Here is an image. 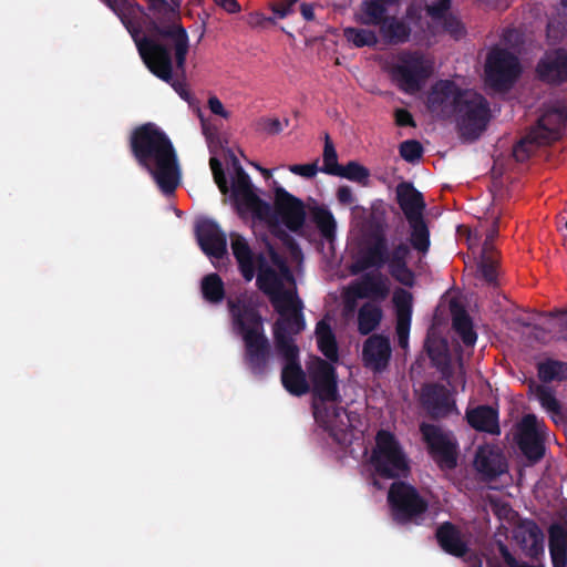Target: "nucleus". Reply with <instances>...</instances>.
I'll use <instances>...</instances> for the list:
<instances>
[{"instance_id":"nucleus-8","label":"nucleus","mask_w":567,"mask_h":567,"mask_svg":"<svg viewBox=\"0 0 567 567\" xmlns=\"http://www.w3.org/2000/svg\"><path fill=\"white\" fill-rule=\"evenodd\" d=\"M567 124V103L556 101L545 107L535 126L513 148L517 162H525L538 146L560 138Z\"/></svg>"},{"instance_id":"nucleus-64","label":"nucleus","mask_w":567,"mask_h":567,"mask_svg":"<svg viewBox=\"0 0 567 567\" xmlns=\"http://www.w3.org/2000/svg\"><path fill=\"white\" fill-rule=\"evenodd\" d=\"M498 236V218H496L492 226L488 228L486 233L485 240H488L491 243H494L495 238Z\"/></svg>"},{"instance_id":"nucleus-16","label":"nucleus","mask_w":567,"mask_h":567,"mask_svg":"<svg viewBox=\"0 0 567 567\" xmlns=\"http://www.w3.org/2000/svg\"><path fill=\"white\" fill-rule=\"evenodd\" d=\"M276 352L282 360L280 380L284 389L295 396L307 394L310 391V385L300 363L299 347L289 346L281 339Z\"/></svg>"},{"instance_id":"nucleus-48","label":"nucleus","mask_w":567,"mask_h":567,"mask_svg":"<svg viewBox=\"0 0 567 567\" xmlns=\"http://www.w3.org/2000/svg\"><path fill=\"white\" fill-rule=\"evenodd\" d=\"M536 396L547 412H557V409L561 405L556 399L553 389L546 385H538L536 389Z\"/></svg>"},{"instance_id":"nucleus-59","label":"nucleus","mask_w":567,"mask_h":567,"mask_svg":"<svg viewBox=\"0 0 567 567\" xmlns=\"http://www.w3.org/2000/svg\"><path fill=\"white\" fill-rule=\"evenodd\" d=\"M337 198L342 205H351L355 200L352 189L347 185L340 186L338 188Z\"/></svg>"},{"instance_id":"nucleus-19","label":"nucleus","mask_w":567,"mask_h":567,"mask_svg":"<svg viewBox=\"0 0 567 567\" xmlns=\"http://www.w3.org/2000/svg\"><path fill=\"white\" fill-rule=\"evenodd\" d=\"M419 402L432 420L445 419L456 411L452 392L437 382H427L421 386Z\"/></svg>"},{"instance_id":"nucleus-14","label":"nucleus","mask_w":567,"mask_h":567,"mask_svg":"<svg viewBox=\"0 0 567 567\" xmlns=\"http://www.w3.org/2000/svg\"><path fill=\"white\" fill-rule=\"evenodd\" d=\"M420 432L427 452L441 470H454L457 466L458 443L451 432L439 425L422 423Z\"/></svg>"},{"instance_id":"nucleus-49","label":"nucleus","mask_w":567,"mask_h":567,"mask_svg":"<svg viewBox=\"0 0 567 567\" xmlns=\"http://www.w3.org/2000/svg\"><path fill=\"white\" fill-rule=\"evenodd\" d=\"M549 534V549L567 548V528L559 524L554 523L548 529Z\"/></svg>"},{"instance_id":"nucleus-23","label":"nucleus","mask_w":567,"mask_h":567,"mask_svg":"<svg viewBox=\"0 0 567 567\" xmlns=\"http://www.w3.org/2000/svg\"><path fill=\"white\" fill-rule=\"evenodd\" d=\"M540 81L559 85L567 82V50L556 49L546 52L536 66Z\"/></svg>"},{"instance_id":"nucleus-22","label":"nucleus","mask_w":567,"mask_h":567,"mask_svg":"<svg viewBox=\"0 0 567 567\" xmlns=\"http://www.w3.org/2000/svg\"><path fill=\"white\" fill-rule=\"evenodd\" d=\"M301 309V300L297 295L292 296V302L286 306L282 313H279L280 318L274 326L275 349H278L281 339L289 346H297L292 334L300 333L306 327Z\"/></svg>"},{"instance_id":"nucleus-7","label":"nucleus","mask_w":567,"mask_h":567,"mask_svg":"<svg viewBox=\"0 0 567 567\" xmlns=\"http://www.w3.org/2000/svg\"><path fill=\"white\" fill-rule=\"evenodd\" d=\"M250 215H255L269 226L281 221L289 230L299 231L306 221V208L301 199L281 186L275 188L274 205L259 198L250 183Z\"/></svg>"},{"instance_id":"nucleus-20","label":"nucleus","mask_w":567,"mask_h":567,"mask_svg":"<svg viewBox=\"0 0 567 567\" xmlns=\"http://www.w3.org/2000/svg\"><path fill=\"white\" fill-rule=\"evenodd\" d=\"M195 235L202 251L212 260L228 258L227 236L213 219L203 218L195 225Z\"/></svg>"},{"instance_id":"nucleus-26","label":"nucleus","mask_w":567,"mask_h":567,"mask_svg":"<svg viewBox=\"0 0 567 567\" xmlns=\"http://www.w3.org/2000/svg\"><path fill=\"white\" fill-rule=\"evenodd\" d=\"M474 466L486 481H494L507 472V462L502 451L493 445H483L477 449Z\"/></svg>"},{"instance_id":"nucleus-60","label":"nucleus","mask_w":567,"mask_h":567,"mask_svg":"<svg viewBox=\"0 0 567 567\" xmlns=\"http://www.w3.org/2000/svg\"><path fill=\"white\" fill-rule=\"evenodd\" d=\"M208 107L212 113L227 117L228 113L225 111L223 103L217 96H210L208 100Z\"/></svg>"},{"instance_id":"nucleus-43","label":"nucleus","mask_w":567,"mask_h":567,"mask_svg":"<svg viewBox=\"0 0 567 567\" xmlns=\"http://www.w3.org/2000/svg\"><path fill=\"white\" fill-rule=\"evenodd\" d=\"M312 220L322 237L326 239H332L334 237L337 224L329 209L324 207H315L312 209Z\"/></svg>"},{"instance_id":"nucleus-25","label":"nucleus","mask_w":567,"mask_h":567,"mask_svg":"<svg viewBox=\"0 0 567 567\" xmlns=\"http://www.w3.org/2000/svg\"><path fill=\"white\" fill-rule=\"evenodd\" d=\"M391 343L383 334H372L362 347L363 365L375 373L386 369L391 358Z\"/></svg>"},{"instance_id":"nucleus-62","label":"nucleus","mask_w":567,"mask_h":567,"mask_svg":"<svg viewBox=\"0 0 567 567\" xmlns=\"http://www.w3.org/2000/svg\"><path fill=\"white\" fill-rule=\"evenodd\" d=\"M463 558L467 564V567H483L482 558L477 554L471 553V550Z\"/></svg>"},{"instance_id":"nucleus-46","label":"nucleus","mask_w":567,"mask_h":567,"mask_svg":"<svg viewBox=\"0 0 567 567\" xmlns=\"http://www.w3.org/2000/svg\"><path fill=\"white\" fill-rule=\"evenodd\" d=\"M400 156L408 163H416L423 156L424 148L416 140H406L399 146Z\"/></svg>"},{"instance_id":"nucleus-5","label":"nucleus","mask_w":567,"mask_h":567,"mask_svg":"<svg viewBox=\"0 0 567 567\" xmlns=\"http://www.w3.org/2000/svg\"><path fill=\"white\" fill-rule=\"evenodd\" d=\"M221 156L227 166L230 183L228 184L223 162L216 155L209 158L214 182L224 195L223 203L228 205L246 225L248 224V173L230 148H221Z\"/></svg>"},{"instance_id":"nucleus-52","label":"nucleus","mask_w":567,"mask_h":567,"mask_svg":"<svg viewBox=\"0 0 567 567\" xmlns=\"http://www.w3.org/2000/svg\"><path fill=\"white\" fill-rule=\"evenodd\" d=\"M451 8V0H436L431 4H426V14L433 20L444 19Z\"/></svg>"},{"instance_id":"nucleus-47","label":"nucleus","mask_w":567,"mask_h":567,"mask_svg":"<svg viewBox=\"0 0 567 567\" xmlns=\"http://www.w3.org/2000/svg\"><path fill=\"white\" fill-rule=\"evenodd\" d=\"M284 128L282 122L277 117H260L255 122V133L260 136L277 135Z\"/></svg>"},{"instance_id":"nucleus-21","label":"nucleus","mask_w":567,"mask_h":567,"mask_svg":"<svg viewBox=\"0 0 567 567\" xmlns=\"http://www.w3.org/2000/svg\"><path fill=\"white\" fill-rule=\"evenodd\" d=\"M309 374L312 383V393L316 399L323 403L341 401L337 370L330 362L318 358Z\"/></svg>"},{"instance_id":"nucleus-41","label":"nucleus","mask_w":567,"mask_h":567,"mask_svg":"<svg viewBox=\"0 0 567 567\" xmlns=\"http://www.w3.org/2000/svg\"><path fill=\"white\" fill-rule=\"evenodd\" d=\"M230 248L235 256L243 278L248 281V241L238 233L231 231Z\"/></svg>"},{"instance_id":"nucleus-44","label":"nucleus","mask_w":567,"mask_h":567,"mask_svg":"<svg viewBox=\"0 0 567 567\" xmlns=\"http://www.w3.org/2000/svg\"><path fill=\"white\" fill-rule=\"evenodd\" d=\"M336 176L367 186L369 184L370 171L359 162L350 161L346 165H341Z\"/></svg>"},{"instance_id":"nucleus-61","label":"nucleus","mask_w":567,"mask_h":567,"mask_svg":"<svg viewBox=\"0 0 567 567\" xmlns=\"http://www.w3.org/2000/svg\"><path fill=\"white\" fill-rule=\"evenodd\" d=\"M214 1L216 4L223 7L229 13L238 12L240 9L237 0H214Z\"/></svg>"},{"instance_id":"nucleus-63","label":"nucleus","mask_w":567,"mask_h":567,"mask_svg":"<svg viewBox=\"0 0 567 567\" xmlns=\"http://www.w3.org/2000/svg\"><path fill=\"white\" fill-rule=\"evenodd\" d=\"M496 255H497V251H496L493 243H491L488 240H484L481 259H485L488 257H494L496 259Z\"/></svg>"},{"instance_id":"nucleus-10","label":"nucleus","mask_w":567,"mask_h":567,"mask_svg":"<svg viewBox=\"0 0 567 567\" xmlns=\"http://www.w3.org/2000/svg\"><path fill=\"white\" fill-rule=\"evenodd\" d=\"M393 519L399 524H420L429 509V502L411 484L395 481L388 492Z\"/></svg>"},{"instance_id":"nucleus-2","label":"nucleus","mask_w":567,"mask_h":567,"mask_svg":"<svg viewBox=\"0 0 567 567\" xmlns=\"http://www.w3.org/2000/svg\"><path fill=\"white\" fill-rule=\"evenodd\" d=\"M132 156L146 169L159 189L174 194L179 185L181 173L176 151L167 134L148 122L136 126L128 140Z\"/></svg>"},{"instance_id":"nucleus-28","label":"nucleus","mask_w":567,"mask_h":567,"mask_svg":"<svg viewBox=\"0 0 567 567\" xmlns=\"http://www.w3.org/2000/svg\"><path fill=\"white\" fill-rule=\"evenodd\" d=\"M315 417L322 426L329 432L330 436L341 445L350 443L351 441V419L343 408H333L331 413L326 410V417L323 420L320 412L316 409Z\"/></svg>"},{"instance_id":"nucleus-27","label":"nucleus","mask_w":567,"mask_h":567,"mask_svg":"<svg viewBox=\"0 0 567 567\" xmlns=\"http://www.w3.org/2000/svg\"><path fill=\"white\" fill-rule=\"evenodd\" d=\"M514 538L526 556L537 559L544 555V533L533 519L522 520L514 530Z\"/></svg>"},{"instance_id":"nucleus-33","label":"nucleus","mask_w":567,"mask_h":567,"mask_svg":"<svg viewBox=\"0 0 567 567\" xmlns=\"http://www.w3.org/2000/svg\"><path fill=\"white\" fill-rule=\"evenodd\" d=\"M396 202L406 220L422 217L426 207L422 193L410 182H402L396 186Z\"/></svg>"},{"instance_id":"nucleus-30","label":"nucleus","mask_w":567,"mask_h":567,"mask_svg":"<svg viewBox=\"0 0 567 567\" xmlns=\"http://www.w3.org/2000/svg\"><path fill=\"white\" fill-rule=\"evenodd\" d=\"M412 293L404 289H398L393 295V303L396 317V336L399 346L406 348L412 318Z\"/></svg>"},{"instance_id":"nucleus-58","label":"nucleus","mask_w":567,"mask_h":567,"mask_svg":"<svg viewBox=\"0 0 567 567\" xmlns=\"http://www.w3.org/2000/svg\"><path fill=\"white\" fill-rule=\"evenodd\" d=\"M282 245L289 250L290 256L293 260H300L302 258V250L296 239L289 235L284 241Z\"/></svg>"},{"instance_id":"nucleus-4","label":"nucleus","mask_w":567,"mask_h":567,"mask_svg":"<svg viewBox=\"0 0 567 567\" xmlns=\"http://www.w3.org/2000/svg\"><path fill=\"white\" fill-rule=\"evenodd\" d=\"M268 257L278 270L272 268L264 255H255L250 250V280L254 277V268H258L256 284L258 288L268 296L274 309L282 313L286 306L292 302L295 291L285 289L284 281L293 282V275L286 259L276 248L266 241Z\"/></svg>"},{"instance_id":"nucleus-24","label":"nucleus","mask_w":567,"mask_h":567,"mask_svg":"<svg viewBox=\"0 0 567 567\" xmlns=\"http://www.w3.org/2000/svg\"><path fill=\"white\" fill-rule=\"evenodd\" d=\"M389 293V279L381 272H365L349 286V295L360 299L383 301Z\"/></svg>"},{"instance_id":"nucleus-53","label":"nucleus","mask_w":567,"mask_h":567,"mask_svg":"<svg viewBox=\"0 0 567 567\" xmlns=\"http://www.w3.org/2000/svg\"><path fill=\"white\" fill-rule=\"evenodd\" d=\"M104 2L111 10L117 12L120 9L118 0H101ZM127 0H122V2H126ZM150 2L148 9L153 12L161 13L169 9V3L167 0H147Z\"/></svg>"},{"instance_id":"nucleus-40","label":"nucleus","mask_w":567,"mask_h":567,"mask_svg":"<svg viewBox=\"0 0 567 567\" xmlns=\"http://www.w3.org/2000/svg\"><path fill=\"white\" fill-rule=\"evenodd\" d=\"M343 35L355 48H374L379 43L378 33L368 28L348 27L343 29Z\"/></svg>"},{"instance_id":"nucleus-35","label":"nucleus","mask_w":567,"mask_h":567,"mask_svg":"<svg viewBox=\"0 0 567 567\" xmlns=\"http://www.w3.org/2000/svg\"><path fill=\"white\" fill-rule=\"evenodd\" d=\"M378 35L385 44H402L410 40L411 28L403 19L389 14L379 27Z\"/></svg>"},{"instance_id":"nucleus-11","label":"nucleus","mask_w":567,"mask_h":567,"mask_svg":"<svg viewBox=\"0 0 567 567\" xmlns=\"http://www.w3.org/2000/svg\"><path fill=\"white\" fill-rule=\"evenodd\" d=\"M432 72L431 65L417 51H402L390 70L391 80L406 94L419 92Z\"/></svg>"},{"instance_id":"nucleus-36","label":"nucleus","mask_w":567,"mask_h":567,"mask_svg":"<svg viewBox=\"0 0 567 567\" xmlns=\"http://www.w3.org/2000/svg\"><path fill=\"white\" fill-rule=\"evenodd\" d=\"M410 227L409 247L413 248L420 255L425 256L431 246L430 229L424 219V216L408 219Z\"/></svg>"},{"instance_id":"nucleus-18","label":"nucleus","mask_w":567,"mask_h":567,"mask_svg":"<svg viewBox=\"0 0 567 567\" xmlns=\"http://www.w3.org/2000/svg\"><path fill=\"white\" fill-rule=\"evenodd\" d=\"M252 298L250 297V303ZM272 352L268 338L261 331L260 316L250 306V372L264 377L271 369Z\"/></svg>"},{"instance_id":"nucleus-9","label":"nucleus","mask_w":567,"mask_h":567,"mask_svg":"<svg viewBox=\"0 0 567 567\" xmlns=\"http://www.w3.org/2000/svg\"><path fill=\"white\" fill-rule=\"evenodd\" d=\"M374 473L386 480L405 478L410 474V464L400 442L386 430L378 431L375 446L370 457Z\"/></svg>"},{"instance_id":"nucleus-15","label":"nucleus","mask_w":567,"mask_h":567,"mask_svg":"<svg viewBox=\"0 0 567 567\" xmlns=\"http://www.w3.org/2000/svg\"><path fill=\"white\" fill-rule=\"evenodd\" d=\"M546 431L544 421L532 413L524 415L518 423L516 442L528 465H534L544 457Z\"/></svg>"},{"instance_id":"nucleus-31","label":"nucleus","mask_w":567,"mask_h":567,"mask_svg":"<svg viewBox=\"0 0 567 567\" xmlns=\"http://www.w3.org/2000/svg\"><path fill=\"white\" fill-rule=\"evenodd\" d=\"M435 539L441 549L451 556L465 557L470 551L460 528L451 522H444L437 526Z\"/></svg>"},{"instance_id":"nucleus-57","label":"nucleus","mask_w":567,"mask_h":567,"mask_svg":"<svg viewBox=\"0 0 567 567\" xmlns=\"http://www.w3.org/2000/svg\"><path fill=\"white\" fill-rule=\"evenodd\" d=\"M553 567H567V548L549 549Z\"/></svg>"},{"instance_id":"nucleus-1","label":"nucleus","mask_w":567,"mask_h":567,"mask_svg":"<svg viewBox=\"0 0 567 567\" xmlns=\"http://www.w3.org/2000/svg\"><path fill=\"white\" fill-rule=\"evenodd\" d=\"M137 51L147 69L162 81L171 84L175 92L185 101L190 94L183 81L173 79L172 51L175 52L177 70L185 71L186 55L189 41L186 30L182 25L162 27L155 20L145 25V33L141 29L127 28Z\"/></svg>"},{"instance_id":"nucleus-56","label":"nucleus","mask_w":567,"mask_h":567,"mask_svg":"<svg viewBox=\"0 0 567 567\" xmlns=\"http://www.w3.org/2000/svg\"><path fill=\"white\" fill-rule=\"evenodd\" d=\"M395 124L400 127H415L413 115L405 109H396L394 112Z\"/></svg>"},{"instance_id":"nucleus-6","label":"nucleus","mask_w":567,"mask_h":567,"mask_svg":"<svg viewBox=\"0 0 567 567\" xmlns=\"http://www.w3.org/2000/svg\"><path fill=\"white\" fill-rule=\"evenodd\" d=\"M200 292L203 298L212 305H219L226 298L230 331L241 339L243 360L248 363V290L229 291L226 296L223 279L218 274L212 272L203 277Z\"/></svg>"},{"instance_id":"nucleus-37","label":"nucleus","mask_w":567,"mask_h":567,"mask_svg":"<svg viewBox=\"0 0 567 567\" xmlns=\"http://www.w3.org/2000/svg\"><path fill=\"white\" fill-rule=\"evenodd\" d=\"M317 344L320 352L330 361L339 360L338 343L331 326L320 320L316 326Z\"/></svg>"},{"instance_id":"nucleus-3","label":"nucleus","mask_w":567,"mask_h":567,"mask_svg":"<svg viewBox=\"0 0 567 567\" xmlns=\"http://www.w3.org/2000/svg\"><path fill=\"white\" fill-rule=\"evenodd\" d=\"M409 244L400 241L389 250L388 238L382 231H374L370 243L363 248L351 266V272L358 275L369 269H381L388 266L391 277L405 287H413L414 272L409 268Z\"/></svg>"},{"instance_id":"nucleus-17","label":"nucleus","mask_w":567,"mask_h":567,"mask_svg":"<svg viewBox=\"0 0 567 567\" xmlns=\"http://www.w3.org/2000/svg\"><path fill=\"white\" fill-rule=\"evenodd\" d=\"M466 91L452 80H439L426 95V109L440 118H451L455 115Z\"/></svg>"},{"instance_id":"nucleus-55","label":"nucleus","mask_w":567,"mask_h":567,"mask_svg":"<svg viewBox=\"0 0 567 567\" xmlns=\"http://www.w3.org/2000/svg\"><path fill=\"white\" fill-rule=\"evenodd\" d=\"M289 171L296 175H300L306 178H312L317 175L319 168L317 162H315L309 164L290 165Z\"/></svg>"},{"instance_id":"nucleus-45","label":"nucleus","mask_w":567,"mask_h":567,"mask_svg":"<svg viewBox=\"0 0 567 567\" xmlns=\"http://www.w3.org/2000/svg\"><path fill=\"white\" fill-rule=\"evenodd\" d=\"M322 159H323V165L320 168V171L328 175L336 176L338 174L341 165L338 163L337 151H336L334 145L331 142L330 136L328 134H326V137H324Z\"/></svg>"},{"instance_id":"nucleus-50","label":"nucleus","mask_w":567,"mask_h":567,"mask_svg":"<svg viewBox=\"0 0 567 567\" xmlns=\"http://www.w3.org/2000/svg\"><path fill=\"white\" fill-rule=\"evenodd\" d=\"M478 272L481 277L489 285L496 284L497 279V269H496V259L494 257H488L485 259H481L478 264Z\"/></svg>"},{"instance_id":"nucleus-13","label":"nucleus","mask_w":567,"mask_h":567,"mask_svg":"<svg viewBox=\"0 0 567 567\" xmlns=\"http://www.w3.org/2000/svg\"><path fill=\"white\" fill-rule=\"evenodd\" d=\"M522 73L518 58L507 49L494 48L487 54L486 82L497 91L511 89Z\"/></svg>"},{"instance_id":"nucleus-12","label":"nucleus","mask_w":567,"mask_h":567,"mask_svg":"<svg viewBox=\"0 0 567 567\" xmlns=\"http://www.w3.org/2000/svg\"><path fill=\"white\" fill-rule=\"evenodd\" d=\"M454 116L463 135L477 138L489 122V104L482 94L467 90Z\"/></svg>"},{"instance_id":"nucleus-54","label":"nucleus","mask_w":567,"mask_h":567,"mask_svg":"<svg viewBox=\"0 0 567 567\" xmlns=\"http://www.w3.org/2000/svg\"><path fill=\"white\" fill-rule=\"evenodd\" d=\"M497 547H498V551L501 554V556L503 557L505 564L508 566V567H543L542 565L540 566H533V565H529L528 563L526 561H519L517 560L509 551L508 547L503 543V542H498L497 543Z\"/></svg>"},{"instance_id":"nucleus-42","label":"nucleus","mask_w":567,"mask_h":567,"mask_svg":"<svg viewBox=\"0 0 567 567\" xmlns=\"http://www.w3.org/2000/svg\"><path fill=\"white\" fill-rule=\"evenodd\" d=\"M538 377L543 382L567 380V363L558 360H546L538 364Z\"/></svg>"},{"instance_id":"nucleus-29","label":"nucleus","mask_w":567,"mask_h":567,"mask_svg":"<svg viewBox=\"0 0 567 567\" xmlns=\"http://www.w3.org/2000/svg\"><path fill=\"white\" fill-rule=\"evenodd\" d=\"M424 348L432 365L441 373L442 379L449 382L454 371L447 340L436 334H427Z\"/></svg>"},{"instance_id":"nucleus-51","label":"nucleus","mask_w":567,"mask_h":567,"mask_svg":"<svg viewBox=\"0 0 567 567\" xmlns=\"http://www.w3.org/2000/svg\"><path fill=\"white\" fill-rule=\"evenodd\" d=\"M443 29L455 40H460L465 34L463 23L452 14H449L443 19Z\"/></svg>"},{"instance_id":"nucleus-32","label":"nucleus","mask_w":567,"mask_h":567,"mask_svg":"<svg viewBox=\"0 0 567 567\" xmlns=\"http://www.w3.org/2000/svg\"><path fill=\"white\" fill-rule=\"evenodd\" d=\"M401 0H362L355 12V20L361 25L380 27L389 16V8L398 6Z\"/></svg>"},{"instance_id":"nucleus-38","label":"nucleus","mask_w":567,"mask_h":567,"mask_svg":"<svg viewBox=\"0 0 567 567\" xmlns=\"http://www.w3.org/2000/svg\"><path fill=\"white\" fill-rule=\"evenodd\" d=\"M383 311L380 306L368 301L358 311V332L368 336L381 323Z\"/></svg>"},{"instance_id":"nucleus-34","label":"nucleus","mask_w":567,"mask_h":567,"mask_svg":"<svg viewBox=\"0 0 567 567\" xmlns=\"http://www.w3.org/2000/svg\"><path fill=\"white\" fill-rule=\"evenodd\" d=\"M467 423L480 432H486L493 435L501 433L498 423V412L489 405H478L466 412Z\"/></svg>"},{"instance_id":"nucleus-39","label":"nucleus","mask_w":567,"mask_h":567,"mask_svg":"<svg viewBox=\"0 0 567 567\" xmlns=\"http://www.w3.org/2000/svg\"><path fill=\"white\" fill-rule=\"evenodd\" d=\"M452 326L466 347L475 344L477 334L473 329L470 315L463 308L453 311Z\"/></svg>"}]
</instances>
